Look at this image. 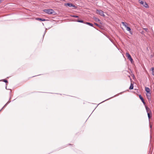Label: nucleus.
<instances>
[{"label":"nucleus","instance_id":"obj_1","mask_svg":"<svg viewBox=\"0 0 154 154\" xmlns=\"http://www.w3.org/2000/svg\"><path fill=\"white\" fill-rule=\"evenodd\" d=\"M44 11L49 14H52L55 13V12L52 9H45Z\"/></svg>","mask_w":154,"mask_h":154},{"label":"nucleus","instance_id":"obj_2","mask_svg":"<svg viewBox=\"0 0 154 154\" xmlns=\"http://www.w3.org/2000/svg\"><path fill=\"white\" fill-rule=\"evenodd\" d=\"M139 3L141 5H142L144 7L146 8H148L149 6L148 4L146 2L143 1H141V0H139Z\"/></svg>","mask_w":154,"mask_h":154},{"label":"nucleus","instance_id":"obj_3","mask_svg":"<svg viewBox=\"0 0 154 154\" xmlns=\"http://www.w3.org/2000/svg\"><path fill=\"white\" fill-rule=\"evenodd\" d=\"M96 13L97 14H99L102 16H105V15L104 14V12L101 10H96Z\"/></svg>","mask_w":154,"mask_h":154},{"label":"nucleus","instance_id":"obj_4","mask_svg":"<svg viewBox=\"0 0 154 154\" xmlns=\"http://www.w3.org/2000/svg\"><path fill=\"white\" fill-rule=\"evenodd\" d=\"M65 6L66 7H69L70 8L74 7L75 8V6L72 4L71 3H67L65 4Z\"/></svg>","mask_w":154,"mask_h":154},{"label":"nucleus","instance_id":"obj_5","mask_svg":"<svg viewBox=\"0 0 154 154\" xmlns=\"http://www.w3.org/2000/svg\"><path fill=\"white\" fill-rule=\"evenodd\" d=\"M146 97L149 101L151 100V94L149 93H146Z\"/></svg>","mask_w":154,"mask_h":154},{"label":"nucleus","instance_id":"obj_6","mask_svg":"<svg viewBox=\"0 0 154 154\" xmlns=\"http://www.w3.org/2000/svg\"><path fill=\"white\" fill-rule=\"evenodd\" d=\"M146 109L147 113L151 112V110L147 106H146Z\"/></svg>","mask_w":154,"mask_h":154},{"label":"nucleus","instance_id":"obj_7","mask_svg":"<svg viewBox=\"0 0 154 154\" xmlns=\"http://www.w3.org/2000/svg\"><path fill=\"white\" fill-rule=\"evenodd\" d=\"M126 28V30L127 31H129V32L130 33V34H132V33L131 31V29L130 28V27H128V26H127V27Z\"/></svg>","mask_w":154,"mask_h":154},{"label":"nucleus","instance_id":"obj_8","mask_svg":"<svg viewBox=\"0 0 154 154\" xmlns=\"http://www.w3.org/2000/svg\"><path fill=\"white\" fill-rule=\"evenodd\" d=\"M139 97L140 98V99L141 100L142 102L144 103L145 104V103L144 101V100L143 98L142 97L141 95H139Z\"/></svg>","mask_w":154,"mask_h":154},{"label":"nucleus","instance_id":"obj_9","mask_svg":"<svg viewBox=\"0 0 154 154\" xmlns=\"http://www.w3.org/2000/svg\"><path fill=\"white\" fill-rule=\"evenodd\" d=\"M145 90L146 92L147 93H150V89L148 87H145Z\"/></svg>","mask_w":154,"mask_h":154},{"label":"nucleus","instance_id":"obj_10","mask_svg":"<svg viewBox=\"0 0 154 154\" xmlns=\"http://www.w3.org/2000/svg\"><path fill=\"white\" fill-rule=\"evenodd\" d=\"M36 19L37 20H41V21H45L46 20L45 19H43V18H36Z\"/></svg>","mask_w":154,"mask_h":154},{"label":"nucleus","instance_id":"obj_11","mask_svg":"<svg viewBox=\"0 0 154 154\" xmlns=\"http://www.w3.org/2000/svg\"><path fill=\"white\" fill-rule=\"evenodd\" d=\"M122 23L123 26H125V28H126L127 27V26H127V23L122 22Z\"/></svg>","mask_w":154,"mask_h":154},{"label":"nucleus","instance_id":"obj_12","mask_svg":"<svg viewBox=\"0 0 154 154\" xmlns=\"http://www.w3.org/2000/svg\"><path fill=\"white\" fill-rule=\"evenodd\" d=\"M85 23L86 24H88V25L91 26L93 27V24H92L91 23H90L89 22H86Z\"/></svg>","mask_w":154,"mask_h":154},{"label":"nucleus","instance_id":"obj_13","mask_svg":"<svg viewBox=\"0 0 154 154\" xmlns=\"http://www.w3.org/2000/svg\"><path fill=\"white\" fill-rule=\"evenodd\" d=\"M126 57H127V58H131V56L128 53H126Z\"/></svg>","mask_w":154,"mask_h":154},{"label":"nucleus","instance_id":"obj_14","mask_svg":"<svg viewBox=\"0 0 154 154\" xmlns=\"http://www.w3.org/2000/svg\"><path fill=\"white\" fill-rule=\"evenodd\" d=\"M133 88V85L131 83V85L129 87L130 89H132Z\"/></svg>","mask_w":154,"mask_h":154},{"label":"nucleus","instance_id":"obj_15","mask_svg":"<svg viewBox=\"0 0 154 154\" xmlns=\"http://www.w3.org/2000/svg\"><path fill=\"white\" fill-rule=\"evenodd\" d=\"M147 115L149 118L150 119V118L151 117V116L150 115H151V112L147 113Z\"/></svg>","mask_w":154,"mask_h":154},{"label":"nucleus","instance_id":"obj_16","mask_svg":"<svg viewBox=\"0 0 154 154\" xmlns=\"http://www.w3.org/2000/svg\"><path fill=\"white\" fill-rule=\"evenodd\" d=\"M151 73L152 74L154 75V68H152L151 70Z\"/></svg>","mask_w":154,"mask_h":154},{"label":"nucleus","instance_id":"obj_17","mask_svg":"<svg viewBox=\"0 0 154 154\" xmlns=\"http://www.w3.org/2000/svg\"><path fill=\"white\" fill-rule=\"evenodd\" d=\"M129 60L130 61V62H131V63L133 64V60L132 58H129Z\"/></svg>","mask_w":154,"mask_h":154},{"label":"nucleus","instance_id":"obj_18","mask_svg":"<svg viewBox=\"0 0 154 154\" xmlns=\"http://www.w3.org/2000/svg\"><path fill=\"white\" fill-rule=\"evenodd\" d=\"M76 21L80 23H83V21L82 20H76Z\"/></svg>","mask_w":154,"mask_h":154},{"label":"nucleus","instance_id":"obj_19","mask_svg":"<svg viewBox=\"0 0 154 154\" xmlns=\"http://www.w3.org/2000/svg\"><path fill=\"white\" fill-rule=\"evenodd\" d=\"M71 17H75V18H78V17H79L78 16H77V15H71Z\"/></svg>","mask_w":154,"mask_h":154},{"label":"nucleus","instance_id":"obj_20","mask_svg":"<svg viewBox=\"0 0 154 154\" xmlns=\"http://www.w3.org/2000/svg\"><path fill=\"white\" fill-rule=\"evenodd\" d=\"M143 29L144 30H145L146 31V32H148V29H147V28H144Z\"/></svg>","mask_w":154,"mask_h":154},{"label":"nucleus","instance_id":"obj_21","mask_svg":"<svg viewBox=\"0 0 154 154\" xmlns=\"http://www.w3.org/2000/svg\"><path fill=\"white\" fill-rule=\"evenodd\" d=\"M94 24L95 25H96L97 26H98L99 27L100 26V25H98V24H97V23H94Z\"/></svg>","mask_w":154,"mask_h":154},{"label":"nucleus","instance_id":"obj_22","mask_svg":"<svg viewBox=\"0 0 154 154\" xmlns=\"http://www.w3.org/2000/svg\"><path fill=\"white\" fill-rule=\"evenodd\" d=\"M4 82H6V83H7V82H8V81L6 80H4Z\"/></svg>","mask_w":154,"mask_h":154},{"label":"nucleus","instance_id":"obj_23","mask_svg":"<svg viewBox=\"0 0 154 154\" xmlns=\"http://www.w3.org/2000/svg\"><path fill=\"white\" fill-rule=\"evenodd\" d=\"M46 30H45V32H44V35H43V36H44V35H45V33H46Z\"/></svg>","mask_w":154,"mask_h":154},{"label":"nucleus","instance_id":"obj_24","mask_svg":"<svg viewBox=\"0 0 154 154\" xmlns=\"http://www.w3.org/2000/svg\"><path fill=\"white\" fill-rule=\"evenodd\" d=\"M97 20L98 21H100V20H99V19H97Z\"/></svg>","mask_w":154,"mask_h":154},{"label":"nucleus","instance_id":"obj_25","mask_svg":"<svg viewBox=\"0 0 154 154\" xmlns=\"http://www.w3.org/2000/svg\"><path fill=\"white\" fill-rule=\"evenodd\" d=\"M2 2V1L1 0H0V3H1Z\"/></svg>","mask_w":154,"mask_h":154},{"label":"nucleus","instance_id":"obj_26","mask_svg":"<svg viewBox=\"0 0 154 154\" xmlns=\"http://www.w3.org/2000/svg\"><path fill=\"white\" fill-rule=\"evenodd\" d=\"M151 127H152V126H151H151H150V128H151Z\"/></svg>","mask_w":154,"mask_h":154}]
</instances>
